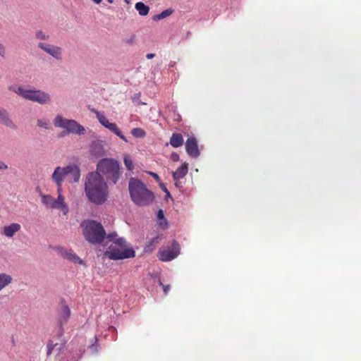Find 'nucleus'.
<instances>
[{
    "instance_id": "f257e3e1",
    "label": "nucleus",
    "mask_w": 361,
    "mask_h": 361,
    "mask_svg": "<svg viewBox=\"0 0 361 361\" xmlns=\"http://www.w3.org/2000/svg\"><path fill=\"white\" fill-rule=\"evenodd\" d=\"M85 192L88 200L97 205L104 203L109 196L107 183L98 173H89L85 182Z\"/></svg>"
},
{
    "instance_id": "f03ea898",
    "label": "nucleus",
    "mask_w": 361,
    "mask_h": 361,
    "mask_svg": "<svg viewBox=\"0 0 361 361\" xmlns=\"http://www.w3.org/2000/svg\"><path fill=\"white\" fill-rule=\"evenodd\" d=\"M108 241L111 242L104 255L112 260H120L133 258L135 255V250L129 247L123 238H118L116 233H111L106 235Z\"/></svg>"
},
{
    "instance_id": "7ed1b4c3",
    "label": "nucleus",
    "mask_w": 361,
    "mask_h": 361,
    "mask_svg": "<svg viewBox=\"0 0 361 361\" xmlns=\"http://www.w3.org/2000/svg\"><path fill=\"white\" fill-rule=\"evenodd\" d=\"M128 189L132 201L138 206H146L154 200L153 193L139 179L131 178Z\"/></svg>"
},
{
    "instance_id": "20e7f679",
    "label": "nucleus",
    "mask_w": 361,
    "mask_h": 361,
    "mask_svg": "<svg viewBox=\"0 0 361 361\" xmlns=\"http://www.w3.org/2000/svg\"><path fill=\"white\" fill-rule=\"evenodd\" d=\"M103 178H105L109 184H116L121 175V167L119 162L112 158H104L97 165V171Z\"/></svg>"
},
{
    "instance_id": "39448f33",
    "label": "nucleus",
    "mask_w": 361,
    "mask_h": 361,
    "mask_svg": "<svg viewBox=\"0 0 361 361\" xmlns=\"http://www.w3.org/2000/svg\"><path fill=\"white\" fill-rule=\"evenodd\" d=\"M83 235L86 240L92 244H99L106 236L103 226L94 220H86L81 223Z\"/></svg>"
},
{
    "instance_id": "423d86ee",
    "label": "nucleus",
    "mask_w": 361,
    "mask_h": 361,
    "mask_svg": "<svg viewBox=\"0 0 361 361\" xmlns=\"http://www.w3.org/2000/svg\"><path fill=\"white\" fill-rule=\"evenodd\" d=\"M8 89L20 95L24 99L38 102L41 104H47L51 102L50 95L39 90H26L16 85H11Z\"/></svg>"
},
{
    "instance_id": "0eeeda50",
    "label": "nucleus",
    "mask_w": 361,
    "mask_h": 361,
    "mask_svg": "<svg viewBox=\"0 0 361 361\" xmlns=\"http://www.w3.org/2000/svg\"><path fill=\"white\" fill-rule=\"evenodd\" d=\"M54 124L56 127L65 129L66 130V133L82 135L85 132L84 127L78 123L75 120L64 118L61 115L56 116Z\"/></svg>"
},
{
    "instance_id": "6e6552de",
    "label": "nucleus",
    "mask_w": 361,
    "mask_h": 361,
    "mask_svg": "<svg viewBox=\"0 0 361 361\" xmlns=\"http://www.w3.org/2000/svg\"><path fill=\"white\" fill-rule=\"evenodd\" d=\"M57 199L54 198L50 195H43L41 196L42 202L48 208L56 209L61 210L64 215L68 212V207L65 202V198L61 192L58 193Z\"/></svg>"
},
{
    "instance_id": "1a4fd4ad",
    "label": "nucleus",
    "mask_w": 361,
    "mask_h": 361,
    "mask_svg": "<svg viewBox=\"0 0 361 361\" xmlns=\"http://www.w3.org/2000/svg\"><path fill=\"white\" fill-rule=\"evenodd\" d=\"M180 253V245L173 241L171 247L161 249L158 252V257L162 262H168L175 259Z\"/></svg>"
},
{
    "instance_id": "9d476101",
    "label": "nucleus",
    "mask_w": 361,
    "mask_h": 361,
    "mask_svg": "<svg viewBox=\"0 0 361 361\" xmlns=\"http://www.w3.org/2000/svg\"><path fill=\"white\" fill-rule=\"evenodd\" d=\"M96 116L99 121V122L105 128H108L111 132L116 135L118 137H119L121 139H122L126 142H128V140L126 137L122 134L121 131L117 126V125L114 123H111L107 119V118L99 113V111H95Z\"/></svg>"
},
{
    "instance_id": "9b49d317",
    "label": "nucleus",
    "mask_w": 361,
    "mask_h": 361,
    "mask_svg": "<svg viewBox=\"0 0 361 361\" xmlns=\"http://www.w3.org/2000/svg\"><path fill=\"white\" fill-rule=\"evenodd\" d=\"M67 166L66 167L58 166L55 169L51 178L56 183L58 193L62 192V183L63 180L68 176Z\"/></svg>"
},
{
    "instance_id": "f8f14e48",
    "label": "nucleus",
    "mask_w": 361,
    "mask_h": 361,
    "mask_svg": "<svg viewBox=\"0 0 361 361\" xmlns=\"http://www.w3.org/2000/svg\"><path fill=\"white\" fill-rule=\"evenodd\" d=\"M37 46L39 49L44 51L46 53L49 54L56 59H61L62 49L61 47L53 44H44L43 42H39Z\"/></svg>"
},
{
    "instance_id": "ddd939ff",
    "label": "nucleus",
    "mask_w": 361,
    "mask_h": 361,
    "mask_svg": "<svg viewBox=\"0 0 361 361\" xmlns=\"http://www.w3.org/2000/svg\"><path fill=\"white\" fill-rule=\"evenodd\" d=\"M185 150L188 154L192 158H197L200 156L197 141L195 137H190L185 142Z\"/></svg>"
},
{
    "instance_id": "4468645a",
    "label": "nucleus",
    "mask_w": 361,
    "mask_h": 361,
    "mask_svg": "<svg viewBox=\"0 0 361 361\" xmlns=\"http://www.w3.org/2000/svg\"><path fill=\"white\" fill-rule=\"evenodd\" d=\"M0 124L4 125L13 130H16L17 128V126L11 118L8 111L1 106H0Z\"/></svg>"
},
{
    "instance_id": "2eb2a0df",
    "label": "nucleus",
    "mask_w": 361,
    "mask_h": 361,
    "mask_svg": "<svg viewBox=\"0 0 361 361\" xmlns=\"http://www.w3.org/2000/svg\"><path fill=\"white\" fill-rule=\"evenodd\" d=\"M62 336H63V329H61V331L59 334V343L56 342V343H54V341L53 340H50L49 341L48 343H47V355H51V353H52V351L54 350V349L55 348H57V350H59V351L61 350H62L64 346L66 345V341L62 338Z\"/></svg>"
},
{
    "instance_id": "dca6fc26",
    "label": "nucleus",
    "mask_w": 361,
    "mask_h": 361,
    "mask_svg": "<svg viewBox=\"0 0 361 361\" xmlns=\"http://www.w3.org/2000/svg\"><path fill=\"white\" fill-rule=\"evenodd\" d=\"M68 170V179L69 181L73 183L78 182L80 178V171L78 166L75 164H70L67 166Z\"/></svg>"
},
{
    "instance_id": "f3484780",
    "label": "nucleus",
    "mask_w": 361,
    "mask_h": 361,
    "mask_svg": "<svg viewBox=\"0 0 361 361\" xmlns=\"http://www.w3.org/2000/svg\"><path fill=\"white\" fill-rule=\"evenodd\" d=\"M61 255L63 258L73 263L80 264H84L83 260H82L72 250L62 249Z\"/></svg>"
},
{
    "instance_id": "a211bd4d",
    "label": "nucleus",
    "mask_w": 361,
    "mask_h": 361,
    "mask_svg": "<svg viewBox=\"0 0 361 361\" xmlns=\"http://www.w3.org/2000/svg\"><path fill=\"white\" fill-rule=\"evenodd\" d=\"M21 228V226L18 223H13L3 228L2 233L8 237L12 238L14 234L18 232Z\"/></svg>"
},
{
    "instance_id": "6ab92c4d",
    "label": "nucleus",
    "mask_w": 361,
    "mask_h": 361,
    "mask_svg": "<svg viewBox=\"0 0 361 361\" xmlns=\"http://www.w3.org/2000/svg\"><path fill=\"white\" fill-rule=\"evenodd\" d=\"M188 172V164L184 163L182 166L178 167L176 171L172 173L173 178L176 180V185L178 186V180L183 178L186 176Z\"/></svg>"
},
{
    "instance_id": "aec40b11",
    "label": "nucleus",
    "mask_w": 361,
    "mask_h": 361,
    "mask_svg": "<svg viewBox=\"0 0 361 361\" xmlns=\"http://www.w3.org/2000/svg\"><path fill=\"white\" fill-rule=\"evenodd\" d=\"M183 144V137L178 133H173L170 138V145L173 147H179Z\"/></svg>"
},
{
    "instance_id": "412c9836",
    "label": "nucleus",
    "mask_w": 361,
    "mask_h": 361,
    "mask_svg": "<svg viewBox=\"0 0 361 361\" xmlns=\"http://www.w3.org/2000/svg\"><path fill=\"white\" fill-rule=\"evenodd\" d=\"M71 314V310L66 305H62L61 307L59 323L61 326L66 323Z\"/></svg>"
},
{
    "instance_id": "4be33fe9",
    "label": "nucleus",
    "mask_w": 361,
    "mask_h": 361,
    "mask_svg": "<svg viewBox=\"0 0 361 361\" xmlns=\"http://www.w3.org/2000/svg\"><path fill=\"white\" fill-rule=\"evenodd\" d=\"M13 279L9 274L6 273L0 274V291L11 283Z\"/></svg>"
},
{
    "instance_id": "5701e85b",
    "label": "nucleus",
    "mask_w": 361,
    "mask_h": 361,
    "mask_svg": "<svg viewBox=\"0 0 361 361\" xmlns=\"http://www.w3.org/2000/svg\"><path fill=\"white\" fill-rule=\"evenodd\" d=\"M135 9L138 11L140 16H147L149 11V6H146L142 2H137L135 5Z\"/></svg>"
},
{
    "instance_id": "b1692460",
    "label": "nucleus",
    "mask_w": 361,
    "mask_h": 361,
    "mask_svg": "<svg viewBox=\"0 0 361 361\" xmlns=\"http://www.w3.org/2000/svg\"><path fill=\"white\" fill-rule=\"evenodd\" d=\"M172 13H173V10H171V9L164 10L162 12H161L160 13L154 15L153 16V20L154 21L160 20L161 19H164V18L171 16L172 14Z\"/></svg>"
},
{
    "instance_id": "393cba45",
    "label": "nucleus",
    "mask_w": 361,
    "mask_h": 361,
    "mask_svg": "<svg viewBox=\"0 0 361 361\" xmlns=\"http://www.w3.org/2000/svg\"><path fill=\"white\" fill-rule=\"evenodd\" d=\"M124 164L129 171H133L134 169V164L129 155H125L123 159Z\"/></svg>"
},
{
    "instance_id": "a878e982",
    "label": "nucleus",
    "mask_w": 361,
    "mask_h": 361,
    "mask_svg": "<svg viewBox=\"0 0 361 361\" xmlns=\"http://www.w3.org/2000/svg\"><path fill=\"white\" fill-rule=\"evenodd\" d=\"M131 133L135 137H144L145 136V131L140 128H135L132 129Z\"/></svg>"
},
{
    "instance_id": "bb28decb",
    "label": "nucleus",
    "mask_w": 361,
    "mask_h": 361,
    "mask_svg": "<svg viewBox=\"0 0 361 361\" xmlns=\"http://www.w3.org/2000/svg\"><path fill=\"white\" fill-rule=\"evenodd\" d=\"M35 37L39 40H48L49 39V35L46 34L42 30H37L35 33Z\"/></svg>"
},
{
    "instance_id": "cd10ccee",
    "label": "nucleus",
    "mask_w": 361,
    "mask_h": 361,
    "mask_svg": "<svg viewBox=\"0 0 361 361\" xmlns=\"http://www.w3.org/2000/svg\"><path fill=\"white\" fill-rule=\"evenodd\" d=\"M37 126L45 129H49L50 128V123L47 119H39L37 121Z\"/></svg>"
},
{
    "instance_id": "c85d7f7f",
    "label": "nucleus",
    "mask_w": 361,
    "mask_h": 361,
    "mask_svg": "<svg viewBox=\"0 0 361 361\" xmlns=\"http://www.w3.org/2000/svg\"><path fill=\"white\" fill-rule=\"evenodd\" d=\"M159 243V236L154 237L152 239H151L150 241L148 243V244L147 245V247L148 249H150V247H152V248H153Z\"/></svg>"
},
{
    "instance_id": "c756f323",
    "label": "nucleus",
    "mask_w": 361,
    "mask_h": 361,
    "mask_svg": "<svg viewBox=\"0 0 361 361\" xmlns=\"http://www.w3.org/2000/svg\"><path fill=\"white\" fill-rule=\"evenodd\" d=\"M170 159L172 161L176 162V161H179L180 157H179L178 154H177L176 152H173L171 154Z\"/></svg>"
},
{
    "instance_id": "7c9ffc66",
    "label": "nucleus",
    "mask_w": 361,
    "mask_h": 361,
    "mask_svg": "<svg viewBox=\"0 0 361 361\" xmlns=\"http://www.w3.org/2000/svg\"><path fill=\"white\" fill-rule=\"evenodd\" d=\"M6 56V48L4 45L0 43V56L5 58Z\"/></svg>"
},
{
    "instance_id": "2f4dec72",
    "label": "nucleus",
    "mask_w": 361,
    "mask_h": 361,
    "mask_svg": "<svg viewBox=\"0 0 361 361\" xmlns=\"http://www.w3.org/2000/svg\"><path fill=\"white\" fill-rule=\"evenodd\" d=\"M159 284L163 287V290H164L165 295H166L170 290V286L169 285L165 286L161 283V281H159Z\"/></svg>"
},
{
    "instance_id": "473e14b6",
    "label": "nucleus",
    "mask_w": 361,
    "mask_h": 361,
    "mask_svg": "<svg viewBox=\"0 0 361 361\" xmlns=\"http://www.w3.org/2000/svg\"><path fill=\"white\" fill-rule=\"evenodd\" d=\"M150 175L157 181H159L160 180L159 178V176L156 173H154V172H151L150 173Z\"/></svg>"
},
{
    "instance_id": "72a5a7b5",
    "label": "nucleus",
    "mask_w": 361,
    "mask_h": 361,
    "mask_svg": "<svg viewBox=\"0 0 361 361\" xmlns=\"http://www.w3.org/2000/svg\"><path fill=\"white\" fill-rule=\"evenodd\" d=\"M164 216L163 211L161 209L159 210L158 214H157L158 219H161L164 218Z\"/></svg>"
},
{
    "instance_id": "f704fd0d",
    "label": "nucleus",
    "mask_w": 361,
    "mask_h": 361,
    "mask_svg": "<svg viewBox=\"0 0 361 361\" xmlns=\"http://www.w3.org/2000/svg\"><path fill=\"white\" fill-rule=\"evenodd\" d=\"M8 166L3 161H0V169H7Z\"/></svg>"
},
{
    "instance_id": "c9c22d12",
    "label": "nucleus",
    "mask_w": 361,
    "mask_h": 361,
    "mask_svg": "<svg viewBox=\"0 0 361 361\" xmlns=\"http://www.w3.org/2000/svg\"><path fill=\"white\" fill-rule=\"evenodd\" d=\"M154 56H155V54H154L149 53V54H147L146 57H147V59H151L154 58Z\"/></svg>"
},
{
    "instance_id": "e433bc0d",
    "label": "nucleus",
    "mask_w": 361,
    "mask_h": 361,
    "mask_svg": "<svg viewBox=\"0 0 361 361\" xmlns=\"http://www.w3.org/2000/svg\"><path fill=\"white\" fill-rule=\"evenodd\" d=\"M95 4H99L102 2V0H92Z\"/></svg>"
},
{
    "instance_id": "4c0bfd02",
    "label": "nucleus",
    "mask_w": 361,
    "mask_h": 361,
    "mask_svg": "<svg viewBox=\"0 0 361 361\" xmlns=\"http://www.w3.org/2000/svg\"><path fill=\"white\" fill-rule=\"evenodd\" d=\"M107 1L110 4H112L114 2V0H107Z\"/></svg>"
}]
</instances>
